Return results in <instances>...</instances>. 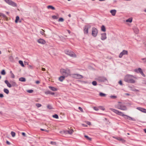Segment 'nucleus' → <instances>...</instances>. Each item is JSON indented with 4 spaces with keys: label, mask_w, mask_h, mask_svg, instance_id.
I'll return each instance as SVG.
<instances>
[{
    "label": "nucleus",
    "mask_w": 146,
    "mask_h": 146,
    "mask_svg": "<svg viewBox=\"0 0 146 146\" xmlns=\"http://www.w3.org/2000/svg\"><path fill=\"white\" fill-rule=\"evenodd\" d=\"M136 78L133 75L127 74L126 75L124 78V80L127 83L134 84L135 82L134 79H136Z\"/></svg>",
    "instance_id": "1"
},
{
    "label": "nucleus",
    "mask_w": 146,
    "mask_h": 146,
    "mask_svg": "<svg viewBox=\"0 0 146 146\" xmlns=\"http://www.w3.org/2000/svg\"><path fill=\"white\" fill-rule=\"evenodd\" d=\"M110 110H111V111H112L115 113H116V114L122 116H125L126 117H129L128 118H129V119L130 120L133 121H135V119L131 117H130L129 116H128L127 115H124L123 114V113L121 111H119L118 110H116L115 109L110 108Z\"/></svg>",
    "instance_id": "2"
},
{
    "label": "nucleus",
    "mask_w": 146,
    "mask_h": 146,
    "mask_svg": "<svg viewBox=\"0 0 146 146\" xmlns=\"http://www.w3.org/2000/svg\"><path fill=\"white\" fill-rule=\"evenodd\" d=\"M61 74L63 76L67 77L70 75V70L68 69H61L60 70Z\"/></svg>",
    "instance_id": "3"
},
{
    "label": "nucleus",
    "mask_w": 146,
    "mask_h": 146,
    "mask_svg": "<svg viewBox=\"0 0 146 146\" xmlns=\"http://www.w3.org/2000/svg\"><path fill=\"white\" fill-rule=\"evenodd\" d=\"M115 107L118 109L122 110H127L126 107L122 104L120 102H119L115 106Z\"/></svg>",
    "instance_id": "4"
},
{
    "label": "nucleus",
    "mask_w": 146,
    "mask_h": 146,
    "mask_svg": "<svg viewBox=\"0 0 146 146\" xmlns=\"http://www.w3.org/2000/svg\"><path fill=\"white\" fill-rule=\"evenodd\" d=\"M65 52L66 54L69 55L71 57L73 58H76V54L72 51L66 50L65 51Z\"/></svg>",
    "instance_id": "5"
},
{
    "label": "nucleus",
    "mask_w": 146,
    "mask_h": 146,
    "mask_svg": "<svg viewBox=\"0 0 146 146\" xmlns=\"http://www.w3.org/2000/svg\"><path fill=\"white\" fill-rule=\"evenodd\" d=\"M9 5H11L13 7H16L17 6V4L13 1L11 0H4Z\"/></svg>",
    "instance_id": "6"
},
{
    "label": "nucleus",
    "mask_w": 146,
    "mask_h": 146,
    "mask_svg": "<svg viewBox=\"0 0 146 146\" xmlns=\"http://www.w3.org/2000/svg\"><path fill=\"white\" fill-rule=\"evenodd\" d=\"M98 33V30L94 27H92V36L94 37L97 36Z\"/></svg>",
    "instance_id": "7"
},
{
    "label": "nucleus",
    "mask_w": 146,
    "mask_h": 146,
    "mask_svg": "<svg viewBox=\"0 0 146 146\" xmlns=\"http://www.w3.org/2000/svg\"><path fill=\"white\" fill-rule=\"evenodd\" d=\"M91 27V26L90 25H86L84 27V33L85 34H88V30Z\"/></svg>",
    "instance_id": "8"
},
{
    "label": "nucleus",
    "mask_w": 146,
    "mask_h": 146,
    "mask_svg": "<svg viewBox=\"0 0 146 146\" xmlns=\"http://www.w3.org/2000/svg\"><path fill=\"white\" fill-rule=\"evenodd\" d=\"M96 80L100 82H104L107 80V78L104 77H99L97 78Z\"/></svg>",
    "instance_id": "9"
},
{
    "label": "nucleus",
    "mask_w": 146,
    "mask_h": 146,
    "mask_svg": "<svg viewBox=\"0 0 146 146\" xmlns=\"http://www.w3.org/2000/svg\"><path fill=\"white\" fill-rule=\"evenodd\" d=\"M128 54L127 51L126 50H123L119 55V58H121L124 55H127Z\"/></svg>",
    "instance_id": "10"
},
{
    "label": "nucleus",
    "mask_w": 146,
    "mask_h": 146,
    "mask_svg": "<svg viewBox=\"0 0 146 146\" xmlns=\"http://www.w3.org/2000/svg\"><path fill=\"white\" fill-rule=\"evenodd\" d=\"M72 76L74 78L78 79H81L83 77L82 75L78 74H72Z\"/></svg>",
    "instance_id": "11"
},
{
    "label": "nucleus",
    "mask_w": 146,
    "mask_h": 146,
    "mask_svg": "<svg viewBox=\"0 0 146 146\" xmlns=\"http://www.w3.org/2000/svg\"><path fill=\"white\" fill-rule=\"evenodd\" d=\"M37 42L39 44H44L46 43L45 41L43 39L40 38L37 40Z\"/></svg>",
    "instance_id": "12"
},
{
    "label": "nucleus",
    "mask_w": 146,
    "mask_h": 146,
    "mask_svg": "<svg viewBox=\"0 0 146 146\" xmlns=\"http://www.w3.org/2000/svg\"><path fill=\"white\" fill-rule=\"evenodd\" d=\"M106 38V33H102L101 34V39L102 40H105Z\"/></svg>",
    "instance_id": "13"
},
{
    "label": "nucleus",
    "mask_w": 146,
    "mask_h": 146,
    "mask_svg": "<svg viewBox=\"0 0 146 146\" xmlns=\"http://www.w3.org/2000/svg\"><path fill=\"white\" fill-rule=\"evenodd\" d=\"M64 133L66 134H69L70 135H71L74 132L73 130L72 129H69L68 130L64 131Z\"/></svg>",
    "instance_id": "14"
},
{
    "label": "nucleus",
    "mask_w": 146,
    "mask_h": 146,
    "mask_svg": "<svg viewBox=\"0 0 146 146\" xmlns=\"http://www.w3.org/2000/svg\"><path fill=\"white\" fill-rule=\"evenodd\" d=\"M137 109L138 110L140 111L146 113V109L140 108V107H137Z\"/></svg>",
    "instance_id": "15"
},
{
    "label": "nucleus",
    "mask_w": 146,
    "mask_h": 146,
    "mask_svg": "<svg viewBox=\"0 0 146 146\" xmlns=\"http://www.w3.org/2000/svg\"><path fill=\"white\" fill-rule=\"evenodd\" d=\"M116 12L117 11L115 9H112L110 11V12L113 16H115V15Z\"/></svg>",
    "instance_id": "16"
},
{
    "label": "nucleus",
    "mask_w": 146,
    "mask_h": 146,
    "mask_svg": "<svg viewBox=\"0 0 146 146\" xmlns=\"http://www.w3.org/2000/svg\"><path fill=\"white\" fill-rule=\"evenodd\" d=\"M5 83L7 85V86L11 88L12 87V85L9 83V82L7 80H5Z\"/></svg>",
    "instance_id": "17"
},
{
    "label": "nucleus",
    "mask_w": 146,
    "mask_h": 146,
    "mask_svg": "<svg viewBox=\"0 0 146 146\" xmlns=\"http://www.w3.org/2000/svg\"><path fill=\"white\" fill-rule=\"evenodd\" d=\"M134 71L137 73L139 72L140 73L142 72V71L140 68H139L138 69H136Z\"/></svg>",
    "instance_id": "18"
},
{
    "label": "nucleus",
    "mask_w": 146,
    "mask_h": 146,
    "mask_svg": "<svg viewBox=\"0 0 146 146\" xmlns=\"http://www.w3.org/2000/svg\"><path fill=\"white\" fill-rule=\"evenodd\" d=\"M49 88L50 90L53 91H56L57 90V88L49 86Z\"/></svg>",
    "instance_id": "19"
},
{
    "label": "nucleus",
    "mask_w": 146,
    "mask_h": 146,
    "mask_svg": "<svg viewBox=\"0 0 146 146\" xmlns=\"http://www.w3.org/2000/svg\"><path fill=\"white\" fill-rule=\"evenodd\" d=\"M65 76L63 75L62 76H61L59 78V80L60 81L62 82L65 79Z\"/></svg>",
    "instance_id": "20"
},
{
    "label": "nucleus",
    "mask_w": 146,
    "mask_h": 146,
    "mask_svg": "<svg viewBox=\"0 0 146 146\" xmlns=\"http://www.w3.org/2000/svg\"><path fill=\"white\" fill-rule=\"evenodd\" d=\"M19 81L22 82H25L26 81V79L25 78L21 77L19 78Z\"/></svg>",
    "instance_id": "21"
},
{
    "label": "nucleus",
    "mask_w": 146,
    "mask_h": 146,
    "mask_svg": "<svg viewBox=\"0 0 146 146\" xmlns=\"http://www.w3.org/2000/svg\"><path fill=\"white\" fill-rule=\"evenodd\" d=\"M101 30L102 31L105 32L106 31V28L104 25H102L101 27Z\"/></svg>",
    "instance_id": "22"
},
{
    "label": "nucleus",
    "mask_w": 146,
    "mask_h": 146,
    "mask_svg": "<svg viewBox=\"0 0 146 146\" xmlns=\"http://www.w3.org/2000/svg\"><path fill=\"white\" fill-rule=\"evenodd\" d=\"M48 9H51L52 10H54L55 9V8L52 5H48L47 7Z\"/></svg>",
    "instance_id": "23"
},
{
    "label": "nucleus",
    "mask_w": 146,
    "mask_h": 146,
    "mask_svg": "<svg viewBox=\"0 0 146 146\" xmlns=\"http://www.w3.org/2000/svg\"><path fill=\"white\" fill-rule=\"evenodd\" d=\"M134 32L136 34H138L139 33V30L137 28H135L134 29Z\"/></svg>",
    "instance_id": "24"
},
{
    "label": "nucleus",
    "mask_w": 146,
    "mask_h": 146,
    "mask_svg": "<svg viewBox=\"0 0 146 146\" xmlns=\"http://www.w3.org/2000/svg\"><path fill=\"white\" fill-rule=\"evenodd\" d=\"M132 21V18L131 17L129 18L128 19L126 20V21L127 22L131 23Z\"/></svg>",
    "instance_id": "25"
},
{
    "label": "nucleus",
    "mask_w": 146,
    "mask_h": 146,
    "mask_svg": "<svg viewBox=\"0 0 146 146\" xmlns=\"http://www.w3.org/2000/svg\"><path fill=\"white\" fill-rule=\"evenodd\" d=\"M113 137L115 139H116L117 140L119 141L123 140V139H122L121 138L119 137Z\"/></svg>",
    "instance_id": "26"
},
{
    "label": "nucleus",
    "mask_w": 146,
    "mask_h": 146,
    "mask_svg": "<svg viewBox=\"0 0 146 146\" xmlns=\"http://www.w3.org/2000/svg\"><path fill=\"white\" fill-rule=\"evenodd\" d=\"M3 91L4 92L7 94H8L9 93V91L7 89L4 88Z\"/></svg>",
    "instance_id": "27"
},
{
    "label": "nucleus",
    "mask_w": 146,
    "mask_h": 146,
    "mask_svg": "<svg viewBox=\"0 0 146 146\" xmlns=\"http://www.w3.org/2000/svg\"><path fill=\"white\" fill-rule=\"evenodd\" d=\"M10 82L12 84V86H14L16 85V82L13 81H11Z\"/></svg>",
    "instance_id": "28"
},
{
    "label": "nucleus",
    "mask_w": 146,
    "mask_h": 146,
    "mask_svg": "<svg viewBox=\"0 0 146 146\" xmlns=\"http://www.w3.org/2000/svg\"><path fill=\"white\" fill-rule=\"evenodd\" d=\"M19 63L21 65L22 67H24V65L23 64V62L22 60H19Z\"/></svg>",
    "instance_id": "29"
},
{
    "label": "nucleus",
    "mask_w": 146,
    "mask_h": 146,
    "mask_svg": "<svg viewBox=\"0 0 146 146\" xmlns=\"http://www.w3.org/2000/svg\"><path fill=\"white\" fill-rule=\"evenodd\" d=\"M100 96L101 97L105 96L106 95V94L102 93V92H100L99 94Z\"/></svg>",
    "instance_id": "30"
},
{
    "label": "nucleus",
    "mask_w": 146,
    "mask_h": 146,
    "mask_svg": "<svg viewBox=\"0 0 146 146\" xmlns=\"http://www.w3.org/2000/svg\"><path fill=\"white\" fill-rule=\"evenodd\" d=\"M11 134L13 137H14L15 136V132L13 131H11Z\"/></svg>",
    "instance_id": "31"
},
{
    "label": "nucleus",
    "mask_w": 146,
    "mask_h": 146,
    "mask_svg": "<svg viewBox=\"0 0 146 146\" xmlns=\"http://www.w3.org/2000/svg\"><path fill=\"white\" fill-rule=\"evenodd\" d=\"M19 17L18 16H17L16 17V19L15 20V22L16 23H17L18 22V20H19Z\"/></svg>",
    "instance_id": "32"
},
{
    "label": "nucleus",
    "mask_w": 146,
    "mask_h": 146,
    "mask_svg": "<svg viewBox=\"0 0 146 146\" xmlns=\"http://www.w3.org/2000/svg\"><path fill=\"white\" fill-rule=\"evenodd\" d=\"M47 108L49 109H53L51 105H48L47 106Z\"/></svg>",
    "instance_id": "33"
},
{
    "label": "nucleus",
    "mask_w": 146,
    "mask_h": 146,
    "mask_svg": "<svg viewBox=\"0 0 146 146\" xmlns=\"http://www.w3.org/2000/svg\"><path fill=\"white\" fill-rule=\"evenodd\" d=\"M53 117L56 118V119H58V116L57 114H55L53 115L52 116Z\"/></svg>",
    "instance_id": "34"
},
{
    "label": "nucleus",
    "mask_w": 146,
    "mask_h": 146,
    "mask_svg": "<svg viewBox=\"0 0 146 146\" xmlns=\"http://www.w3.org/2000/svg\"><path fill=\"white\" fill-rule=\"evenodd\" d=\"M92 84L93 86H96L97 85V82L95 81H93L92 82Z\"/></svg>",
    "instance_id": "35"
},
{
    "label": "nucleus",
    "mask_w": 146,
    "mask_h": 146,
    "mask_svg": "<svg viewBox=\"0 0 146 146\" xmlns=\"http://www.w3.org/2000/svg\"><path fill=\"white\" fill-rule=\"evenodd\" d=\"M85 137L88 140L91 141L92 139L91 138L89 137L87 135H85Z\"/></svg>",
    "instance_id": "36"
},
{
    "label": "nucleus",
    "mask_w": 146,
    "mask_h": 146,
    "mask_svg": "<svg viewBox=\"0 0 146 146\" xmlns=\"http://www.w3.org/2000/svg\"><path fill=\"white\" fill-rule=\"evenodd\" d=\"M36 106L38 108H39L42 106V105L41 104H39V103H37L36 104Z\"/></svg>",
    "instance_id": "37"
},
{
    "label": "nucleus",
    "mask_w": 146,
    "mask_h": 146,
    "mask_svg": "<svg viewBox=\"0 0 146 146\" xmlns=\"http://www.w3.org/2000/svg\"><path fill=\"white\" fill-rule=\"evenodd\" d=\"M110 98L112 99H115L117 98V96H110Z\"/></svg>",
    "instance_id": "38"
},
{
    "label": "nucleus",
    "mask_w": 146,
    "mask_h": 146,
    "mask_svg": "<svg viewBox=\"0 0 146 146\" xmlns=\"http://www.w3.org/2000/svg\"><path fill=\"white\" fill-rule=\"evenodd\" d=\"M0 16H2L4 18L6 17V16L5 14L1 13H0Z\"/></svg>",
    "instance_id": "39"
},
{
    "label": "nucleus",
    "mask_w": 146,
    "mask_h": 146,
    "mask_svg": "<svg viewBox=\"0 0 146 146\" xmlns=\"http://www.w3.org/2000/svg\"><path fill=\"white\" fill-rule=\"evenodd\" d=\"M44 31L43 30H42L40 31V33L42 34V35H44Z\"/></svg>",
    "instance_id": "40"
},
{
    "label": "nucleus",
    "mask_w": 146,
    "mask_h": 146,
    "mask_svg": "<svg viewBox=\"0 0 146 146\" xmlns=\"http://www.w3.org/2000/svg\"><path fill=\"white\" fill-rule=\"evenodd\" d=\"M27 92L29 93H31L33 92V90H28L27 91Z\"/></svg>",
    "instance_id": "41"
},
{
    "label": "nucleus",
    "mask_w": 146,
    "mask_h": 146,
    "mask_svg": "<svg viewBox=\"0 0 146 146\" xmlns=\"http://www.w3.org/2000/svg\"><path fill=\"white\" fill-rule=\"evenodd\" d=\"M46 93H47V94H50L51 95H54V92H50L49 91H48L46 92Z\"/></svg>",
    "instance_id": "42"
},
{
    "label": "nucleus",
    "mask_w": 146,
    "mask_h": 146,
    "mask_svg": "<svg viewBox=\"0 0 146 146\" xmlns=\"http://www.w3.org/2000/svg\"><path fill=\"white\" fill-rule=\"evenodd\" d=\"M10 73H11V77L12 78H15V76L14 75V74H13V73L12 72V71H10Z\"/></svg>",
    "instance_id": "43"
},
{
    "label": "nucleus",
    "mask_w": 146,
    "mask_h": 146,
    "mask_svg": "<svg viewBox=\"0 0 146 146\" xmlns=\"http://www.w3.org/2000/svg\"><path fill=\"white\" fill-rule=\"evenodd\" d=\"M1 74L3 75H5V72L4 70H3L1 72Z\"/></svg>",
    "instance_id": "44"
},
{
    "label": "nucleus",
    "mask_w": 146,
    "mask_h": 146,
    "mask_svg": "<svg viewBox=\"0 0 146 146\" xmlns=\"http://www.w3.org/2000/svg\"><path fill=\"white\" fill-rule=\"evenodd\" d=\"M52 18L54 19H57L58 18V17L55 15L52 16Z\"/></svg>",
    "instance_id": "45"
},
{
    "label": "nucleus",
    "mask_w": 146,
    "mask_h": 146,
    "mask_svg": "<svg viewBox=\"0 0 146 146\" xmlns=\"http://www.w3.org/2000/svg\"><path fill=\"white\" fill-rule=\"evenodd\" d=\"M64 21V19L62 18H60L58 19L59 21L63 22Z\"/></svg>",
    "instance_id": "46"
},
{
    "label": "nucleus",
    "mask_w": 146,
    "mask_h": 146,
    "mask_svg": "<svg viewBox=\"0 0 146 146\" xmlns=\"http://www.w3.org/2000/svg\"><path fill=\"white\" fill-rule=\"evenodd\" d=\"M118 83L121 86H122L123 85L122 81L121 80H120L119 82Z\"/></svg>",
    "instance_id": "47"
},
{
    "label": "nucleus",
    "mask_w": 146,
    "mask_h": 146,
    "mask_svg": "<svg viewBox=\"0 0 146 146\" xmlns=\"http://www.w3.org/2000/svg\"><path fill=\"white\" fill-rule=\"evenodd\" d=\"M141 60L143 61L144 62H146V58H142L141 59Z\"/></svg>",
    "instance_id": "48"
},
{
    "label": "nucleus",
    "mask_w": 146,
    "mask_h": 146,
    "mask_svg": "<svg viewBox=\"0 0 146 146\" xmlns=\"http://www.w3.org/2000/svg\"><path fill=\"white\" fill-rule=\"evenodd\" d=\"M78 109L82 112H83V110L82 109L81 107H79Z\"/></svg>",
    "instance_id": "49"
},
{
    "label": "nucleus",
    "mask_w": 146,
    "mask_h": 146,
    "mask_svg": "<svg viewBox=\"0 0 146 146\" xmlns=\"http://www.w3.org/2000/svg\"><path fill=\"white\" fill-rule=\"evenodd\" d=\"M93 108L94 110H95L96 111H98V109L96 107H94Z\"/></svg>",
    "instance_id": "50"
},
{
    "label": "nucleus",
    "mask_w": 146,
    "mask_h": 146,
    "mask_svg": "<svg viewBox=\"0 0 146 146\" xmlns=\"http://www.w3.org/2000/svg\"><path fill=\"white\" fill-rule=\"evenodd\" d=\"M28 66H29V68L31 69H33V66L30 65H29Z\"/></svg>",
    "instance_id": "51"
},
{
    "label": "nucleus",
    "mask_w": 146,
    "mask_h": 146,
    "mask_svg": "<svg viewBox=\"0 0 146 146\" xmlns=\"http://www.w3.org/2000/svg\"><path fill=\"white\" fill-rule=\"evenodd\" d=\"M40 130H41V131H46L47 132H48V130H46V129H40Z\"/></svg>",
    "instance_id": "52"
},
{
    "label": "nucleus",
    "mask_w": 146,
    "mask_h": 146,
    "mask_svg": "<svg viewBox=\"0 0 146 146\" xmlns=\"http://www.w3.org/2000/svg\"><path fill=\"white\" fill-rule=\"evenodd\" d=\"M50 143L52 145H55L56 144V143L55 142L51 141L50 142Z\"/></svg>",
    "instance_id": "53"
},
{
    "label": "nucleus",
    "mask_w": 146,
    "mask_h": 146,
    "mask_svg": "<svg viewBox=\"0 0 146 146\" xmlns=\"http://www.w3.org/2000/svg\"><path fill=\"white\" fill-rule=\"evenodd\" d=\"M3 95L2 94H0V97L3 98Z\"/></svg>",
    "instance_id": "54"
},
{
    "label": "nucleus",
    "mask_w": 146,
    "mask_h": 146,
    "mask_svg": "<svg viewBox=\"0 0 146 146\" xmlns=\"http://www.w3.org/2000/svg\"><path fill=\"white\" fill-rule=\"evenodd\" d=\"M140 74L143 76H145V74H144L143 73V71L142 72H141V73H140Z\"/></svg>",
    "instance_id": "55"
},
{
    "label": "nucleus",
    "mask_w": 146,
    "mask_h": 146,
    "mask_svg": "<svg viewBox=\"0 0 146 146\" xmlns=\"http://www.w3.org/2000/svg\"><path fill=\"white\" fill-rule=\"evenodd\" d=\"M87 124H88V125H90V124H91V123H90V122H89V121H87Z\"/></svg>",
    "instance_id": "56"
},
{
    "label": "nucleus",
    "mask_w": 146,
    "mask_h": 146,
    "mask_svg": "<svg viewBox=\"0 0 146 146\" xmlns=\"http://www.w3.org/2000/svg\"><path fill=\"white\" fill-rule=\"evenodd\" d=\"M22 134L23 136H26L25 133L24 132H22Z\"/></svg>",
    "instance_id": "57"
},
{
    "label": "nucleus",
    "mask_w": 146,
    "mask_h": 146,
    "mask_svg": "<svg viewBox=\"0 0 146 146\" xmlns=\"http://www.w3.org/2000/svg\"><path fill=\"white\" fill-rule=\"evenodd\" d=\"M36 84H39V83H40V82L39 81H36Z\"/></svg>",
    "instance_id": "58"
},
{
    "label": "nucleus",
    "mask_w": 146,
    "mask_h": 146,
    "mask_svg": "<svg viewBox=\"0 0 146 146\" xmlns=\"http://www.w3.org/2000/svg\"><path fill=\"white\" fill-rule=\"evenodd\" d=\"M6 143L7 144L9 145L10 144V143L8 141H6Z\"/></svg>",
    "instance_id": "59"
},
{
    "label": "nucleus",
    "mask_w": 146,
    "mask_h": 146,
    "mask_svg": "<svg viewBox=\"0 0 146 146\" xmlns=\"http://www.w3.org/2000/svg\"><path fill=\"white\" fill-rule=\"evenodd\" d=\"M133 91H137V92H139V91L138 90H136V89H135V90H133Z\"/></svg>",
    "instance_id": "60"
},
{
    "label": "nucleus",
    "mask_w": 146,
    "mask_h": 146,
    "mask_svg": "<svg viewBox=\"0 0 146 146\" xmlns=\"http://www.w3.org/2000/svg\"><path fill=\"white\" fill-rule=\"evenodd\" d=\"M101 107V109L102 110H105V108H103V107Z\"/></svg>",
    "instance_id": "61"
},
{
    "label": "nucleus",
    "mask_w": 146,
    "mask_h": 146,
    "mask_svg": "<svg viewBox=\"0 0 146 146\" xmlns=\"http://www.w3.org/2000/svg\"><path fill=\"white\" fill-rule=\"evenodd\" d=\"M123 116V117H124L125 119H128V117H125V116Z\"/></svg>",
    "instance_id": "62"
},
{
    "label": "nucleus",
    "mask_w": 146,
    "mask_h": 146,
    "mask_svg": "<svg viewBox=\"0 0 146 146\" xmlns=\"http://www.w3.org/2000/svg\"><path fill=\"white\" fill-rule=\"evenodd\" d=\"M67 31L68 32V33L70 34V30H67Z\"/></svg>",
    "instance_id": "63"
},
{
    "label": "nucleus",
    "mask_w": 146,
    "mask_h": 146,
    "mask_svg": "<svg viewBox=\"0 0 146 146\" xmlns=\"http://www.w3.org/2000/svg\"><path fill=\"white\" fill-rule=\"evenodd\" d=\"M144 131L146 133V129H144Z\"/></svg>",
    "instance_id": "64"
}]
</instances>
